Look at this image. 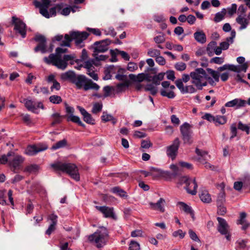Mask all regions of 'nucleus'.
Returning a JSON list of instances; mask_svg holds the SVG:
<instances>
[{
	"label": "nucleus",
	"instance_id": "7ed1b4c3",
	"mask_svg": "<svg viewBox=\"0 0 250 250\" xmlns=\"http://www.w3.org/2000/svg\"><path fill=\"white\" fill-rule=\"evenodd\" d=\"M51 167L56 170H60L66 172L76 181L80 180V178L78 169L74 164L58 162L51 164Z\"/></svg>",
	"mask_w": 250,
	"mask_h": 250
},
{
	"label": "nucleus",
	"instance_id": "338daca9",
	"mask_svg": "<svg viewBox=\"0 0 250 250\" xmlns=\"http://www.w3.org/2000/svg\"><path fill=\"white\" fill-rule=\"evenodd\" d=\"M237 7V6L236 4H235V3L232 4L231 5V7H229L228 8V14L230 16H232L234 14H235L236 12Z\"/></svg>",
	"mask_w": 250,
	"mask_h": 250
},
{
	"label": "nucleus",
	"instance_id": "052dcab7",
	"mask_svg": "<svg viewBox=\"0 0 250 250\" xmlns=\"http://www.w3.org/2000/svg\"><path fill=\"white\" fill-rule=\"evenodd\" d=\"M186 64L183 62H177L175 64V68L178 71H182L186 69Z\"/></svg>",
	"mask_w": 250,
	"mask_h": 250
},
{
	"label": "nucleus",
	"instance_id": "4be33fe9",
	"mask_svg": "<svg viewBox=\"0 0 250 250\" xmlns=\"http://www.w3.org/2000/svg\"><path fill=\"white\" fill-rule=\"evenodd\" d=\"M23 102L25 104V106L29 110L34 113H38L37 111L36 103L31 100H28L27 99H24Z\"/></svg>",
	"mask_w": 250,
	"mask_h": 250
},
{
	"label": "nucleus",
	"instance_id": "de8ad7c7",
	"mask_svg": "<svg viewBox=\"0 0 250 250\" xmlns=\"http://www.w3.org/2000/svg\"><path fill=\"white\" fill-rule=\"evenodd\" d=\"M147 55L151 57H155L160 55L161 52L159 50L150 48L148 50Z\"/></svg>",
	"mask_w": 250,
	"mask_h": 250
},
{
	"label": "nucleus",
	"instance_id": "774afa93",
	"mask_svg": "<svg viewBox=\"0 0 250 250\" xmlns=\"http://www.w3.org/2000/svg\"><path fill=\"white\" fill-rule=\"evenodd\" d=\"M138 69V66L137 63L133 62H130L128 63L127 69L130 71L133 72Z\"/></svg>",
	"mask_w": 250,
	"mask_h": 250
},
{
	"label": "nucleus",
	"instance_id": "c85d7f7f",
	"mask_svg": "<svg viewBox=\"0 0 250 250\" xmlns=\"http://www.w3.org/2000/svg\"><path fill=\"white\" fill-rule=\"evenodd\" d=\"M199 196L201 200L204 203H209L211 201L210 195L206 190L202 191Z\"/></svg>",
	"mask_w": 250,
	"mask_h": 250
},
{
	"label": "nucleus",
	"instance_id": "37998d69",
	"mask_svg": "<svg viewBox=\"0 0 250 250\" xmlns=\"http://www.w3.org/2000/svg\"><path fill=\"white\" fill-rule=\"evenodd\" d=\"M238 128L243 131L246 132L247 134H249L250 133V126L246 124H243L241 121H239L238 122Z\"/></svg>",
	"mask_w": 250,
	"mask_h": 250
},
{
	"label": "nucleus",
	"instance_id": "393cba45",
	"mask_svg": "<svg viewBox=\"0 0 250 250\" xmlns=\"http://www.w3.org/2000/svg\"><path fill=\"white\" fill-rule=\"evenodd\" d=\"M236 22L241 25L239 30H241L247 28L249 23L248 19H245L241 15H239L236 19Z\"/></svg>",
	"mask_w": 250,
	"mask_h": 250
},
{
	"label": "nucleus",
	"instance_id": "0e129e2a",
	"mask_svg": "<svg viewBox=\"0 0 250 250\" xmlns=\"http://www.w3.org/2000/svg\"><path fill=\"white\" fill-rule=\"evenodd\" d=\"M224 62V59L222 57H215L212 58L210 61V63H214L216 64H221Z\"/></svg>",
	"mask_w": 250,
	"mask_h": 250
},
{
	"label": "nucleus",
	"instance_id": "dca6fc26",
	"mask_svg": "<svg viewBox=\"0 0 250 250\" xmlns=\"http://www.w3.org/2000/svg\"><path fill=\"white\" fill-rule=\"evenodd\" d=\"M246 105V101L241 99L236 98L233 100L228 102L225 104L226 107H235L236 109L244 107Z\"/></svg>",
	"mask_w": 250,
	"mask_h": 250
},
{
	"label": "nucleus",
	"instance_id": "bf43d9fd",
	"mask_svg": "<svg viewBox=\"0 0 250 250\" xmlns=\"http://www.w3.org/2000/svg\"><path fill=\"white\" fill-rule=\"evenodd\" d=\"M140 245L135 241H131L129 244V250H139Z\"/></svg>",
	"mask_w": 250,
	"mask_h": 250
},
{
	"label": "nucleus",
	"instance_id": "f8f14e48",
	"mask_svg": "<svg viewBox=\"0 0 250 250\" xmlns=\"http://www.w3.org/2000/svg\"><path fill=\"white\" fill-rule=\"evenodd\" d=\"M190 76L192 79L191 83L196 85L200 81H202L203 78L206 76V72L203 68H198L195 69L194 71L191 72Z\"/></svg>",
	"mask_w": 250,
	"mask_h": 250
},
{
	"label": "nucleus",
	"instance_id": "603ef678",
	"mask_svg": "<svg viewBox=\"0 0 250 250\" xmlns=\"http://www.w3.org/2000/svg\"><path fill=\"white\" fill-rule=\"evenodd\" d=\"M52 117L54 118L53 122L51 123V125L54 126L55 125L61 123L62 120L60 118L61 116L59 113H55L52 115Z\"/></svg>",
	"mask_w": 250,
	"mask_h": 250
},
{
	"label": "nucleus",
	"instance_id": "e433bc0d",
	"mask_svg": "<svg viewBox=\"0 0 250 250\" xmlns=\"http://www.w3.org/2000/svg\"><path fill=\"white\" fill-rule=\"evenodd\" d=\"M67 145V141L66 139H64L62 140L56 144H54L52 147V150H56L61 148H62L65 147Z\"/></svg>",
	"mask_w": 250,
	"mask_h": 250
},
{
	"label": "nucleus",
	"instance_id": "49530a36",
	"mask_svg": "<svg viewBox=\"0 0 250 250\" xmlns=\"http://www.w3.org/2000/svg\"><path fill=\"white\" fill-rule=\"evenodd\" d=\"M160 93L162 96L167 97L169 99H173L176 96L173 91H170L167 92L165 89H162L161 90Z\"/></svg>",
	"mask_w": 250,
	"mask_h": 250
},
{
	"label": "nucleus",
	"instance_id": "a878e982",
	"mask_svg": "<svg viewBox=\"0 0 250 250\" xmlns=\"http://www.w3.org/2000/svg\"><path fill=\"white\" fill-rule=\"evenodd\" d=\"M195 40L201 43H204L206 42V36L203 31H197L194 33Z\"/></svg>",
	"mask_w": 250,
	"mask_h": 250
},
{
	"label": "nucleus",
	"instance_id": "7c9ffc66",
	"mask_svg": "<svg viewBox=\"0 0 250 250\" xmlns=\"http://www.w3.org/2000/svg\"><path fill=\"white\" fill-rule=\"evenodd\" d=\"M195 152L197 155L199 156L198 160L200 162H203L207 160L206 157L208 155V152L207 151L196 148L195 149Z\"/></svg>",
	"mask_w": 250,
	"mask_h": 250
},
{
	"label": "nucleus",
	"instance_id": "5fc2aeb1",
	"mask_svg": "<svg viewBox=\"0 0 250 250\" xmlns=\"http://www.w3.org/2000/svg\"><path fill=\"white\" fill-rule=\"evenodd\" d=\"M102 107L103 104L102 103H96L93 106L92 112L94 114H96L102 110Z\"/></svg>",
	"mask_w": 250,
	"mask_h": 250
},
{
	"label": "nucleus",
	"instance_id": "3c124183",
	"mask_svg": "<svg viewBox=\"0 0 250 250\" xmlns=\"http://www.w3.org/2000/svg\"><path fill=\"white\" fill-rule=\"evenodd\" d=\"M248 67L247 63H244L240 65L236 66L235 71L234 72L239 73L241 71L246 72Z\"/></svg>",
	"mask_w": 250,
	"mask_h": 250
},
{
	"label": "nucleus",
	"instance_id": "79ce46f5",
	"mask_svg": "<svg viewBox=\"0 0 250 250\" xmlns=\"http://www.w3.org/2000/svg\"><path fill=\"white\" fill-rule=\"evenodd\" d=\"M50 0H42V2L37 0L34 1V4L36 7L44 6L49 7L50 4Z\"/></svg>",
	"mask_w": 250,
	"mask_h": 250
},
{
	"label": "nucleus",
	"instance_id": "412c9836",
	"mask_svg": "<svg viewBox=\"0 0 250 250\" xmlns=\"http://www.w3.org/2000/svg\"><path fill=\"white\" fill-rule=\"evenodd\" d=\"M148 76L149 74L148 73H139L137 76L133 74H130L129 75V77L131 80L139 83L143 82L145 80L150 82L151 80H148Z\"/></svg>",
	"mask_w": 250,
	"mask_h": 250
},
{
	"label": "nucleus",
	"instance_id": "4468645a",
	"mask_svg": "<svg viewBox=\"0 0 250 250\" xmlns=\"http://www.w3.org/2000/svg\"><path fill=\"white\" fill-rule=\"evenodd\" d=\"M65 109L66 112L70 114L69 115L67 116V121H71L74 123L77 124L79 125L83 128L85 127V125L81 121L80 118L73 114L74 112V109L73 107L69 106L66 104Z\"/></svg>",
	"mask_w": 250,
	"mask_h": 250
},
{
	"label": "nucleus",
	"instance_id": "8fccbe9b",
	"mask_svg": "<svg viewBox=\"0 0 250 250\" xmlns=\"http://www.w3.org/2000/svg\"><path fill=\"white\" fill-rule=\"evenodd\" d=\"M49 101L53 104H59L62 101V98L58 95H52L49 97Z\"/></svg>",
	"mask_w": 250,
	"mask_h": 250
},
{
	"label": "nucleus",
	"instance_id": "f257e3e1",
	"mask_svg": "<svg viewBox=\"0 0 250 250\" xmlns=\"http://www.w3.org/2000/svg\"><path fill=\"white\" fill-rule=\"evenodd\" d=\"M89 35V34L86 31H70L69 35L65 34L64 35V40L62 41L60 45L69 47L70 42L74 40L76 46L82 48L84 46L83 41L88 38Z\"/></svg>",
	"mask_w": 250,
	"mask_h": 250
},
{
	"label": "nucleus",
	"instance_id": "c756f323",
	"mask_svg": "<svg viewBox=\"0 0 250 250\" xmlns=\"http://www.w3.org/2000/svg\"><path fill=\"white\" fill-rule=\"evenodd\" d=\"M216 45L217 42L215 41H211L208 44L206 50L207 54L209 57L213 56Z\"/></svg>",
	"mask_w": 250,
	"mask_h": 250
},
{
	"label": "nucleus",
	"instance_id": "2eb2a0df",
	"mask_svg": "<svg viewBox=\"0 0 250 250\" xmlns=\"http://www.w3.org/2000/svg\"><path fill=\"white\" fill-rule=\"evenodd\" d=\"M95 208L102 213L105 218H115V214L113 208L106 206H95Z\"/></svg>",
	"mask_w": 250,
	"mask_h": 250
},
{
	"label": "nucleus",
	"instance_id": "6e6552de",
	"mask_svg": "<svg viewBox=\"0 0 250 250\" xmlns=\"http://www.w3.org/2000/svg\"><path fill=\"white\" fill-rule=\"evenodd\" d=\"M180 182L181 184H186L185 188L188 193L192 195L196 194L198 185L195 178L192 179L187 176H184L181 178Z\"/></svg>",
	"mask_w": 250,
	"mask_h": 250
},
{
	"label": "nucleus",
	"instance_id": "ea45409f",
	"mask_svg": "<svg viewBox=\"0 0 250 250\" xmlns=\"http://www.w3.org/2000/svg\"><path fill=\"white\" fill-rule=\"evenodd\" d=\"M93 64L96 66H97L98 64L95 63V61L94 59L88 60L85 61L84 63V67L87 70H92V69H95V67L93 66Z\"/></svg>",
	"mask_w": 250,
	"mask_h": 250
},
{
	"label": "nucleus",
	"instance_id": "a18cd8bd",
	"mask_svg": "<svg viewBox=\"0 0 250 250\" xmlns=\"http://www.w3.org/2000/svg\"><path fill=\"white\" fill-rule=\"evenodd\" d=\"M207 72L210 74L213 78L214 79V81L216 82H218L219 81V74L218 72L216 71L211 68H208L207 69Z\"/></svg>",
	"mask_w": 250,
	"mask_h": 250
},
{
	"label": "nucleus",
	"instance_id": "39448f33",
	"mask_svg": "<svg viewBox=\"0 0 250 250\" xmlns=\"http://www.w3.org/2000/svg\"><path fill=\"white\" fill-rule=\"evenodd\" d=\"M8 163L11 170L17 173L21 168V166L24 161V158L21 155L16 154L13 151L7 153Z\"/></svg>",
	"mask_w": 250,
	"mask_h": 250
},
{
	"label": "nucleus",
	"instance_id": "9d476101",
	"mask_svg": "<svg viewBox=\"0 0 250 250\" xmlns=\"http://www.w3.org/2000/svg\"><path fill=\"white\" fill-rule=\"evenodd\" d=\"M12 23L15 26L14 29L20 34L22 38H24L26 35L25 23L15 16L12 17Z\"/></svg>",
	"mask_w": 250,
	"mask_h": 250
},
{
	"label": "nucleus",
	"instance_id": "72a5a7b5",
	"mask_svg": "<svg viewBox=\"0 0 250 250\" xmlns=\"http://www.w3.org/2000/svg\"><path fill=\"white\" fill-rule=\"evenodd\" d=\"M165 75V72L159 73L158 75L152 77V82L156 85L160 84V82L163 80Z\"/></svg>",
	"mask_w": 250,
	"mask_h": 250
},
{
	"label": "nucleus",
	"instance_id": "09e8293b",
	"mask_svg": "<svg viewBox=\"0 0 250 250\" xmlns=\"http://www.w3.org/2000/svg\"><path fill=\"white\" fill-rule=\"evenodd\" d=\"M37 8H39L40 9V13L44 17L46 18H50V15L48 11V8L49 7H44V6H39L36 7Z\"/></svg>",
	"mask_w": 250,
	"mask_h": 250
},
{
	"label": "nucleus",
	"instance_id": "13d9d810",
	"mask_svg": "<svg viewBox=\"0 0 250 250\" xmlns=\"http://www.w3.org/2000/svg\"><path fill=\"white\" fill-rule=\"evenodd\" d=\"M217 214L219 215H224L227 212V208L223 205H217Z\"/></svg>",
	"mask_w": 250,
	"mask_h": 250
},
{
	"label": "nucleus",
	"instance_id": "9b49d317",
	"mask_svg": "<svg viewBox=\"0 0 250 250\" xmlns=\"http://www.w3.org/2000/svg\"><path fill=\"white\" fill-rule=\"evenodd\" d=\"M180 142L178 138H176L171 145L166 147V153L167 156L172 160L175 159L178 154V150Z\"/></svg>",
	"mask_w": 250,
	"mask_h": 250
},
{
	"label": "nucleus",
	"instance_id": "bb28decb",
	"mask_svg": "<svg viewBox=\"0 0 250 250\" xmlns=\"http://www.w3.org/2000/svg\"><path fill=\"white\" fill-rule=\"evenodd\" d=\"M226 202V194L222 188L221 191L219 193L216 200L217 205H223Z\"/></svg>",
	"mask_w": 250,
	"mask_h": 250
},
{
	"label": "nucleus",
	"instance_id": "aec40b11",
	"mask_svg": "<svg viewBox=\"0 0 250 250\" xmlns=\"http://www.w3.org/2000/svg\"><path fill=\"white\" fill-rule=\"evenodd\" d=\"M46 148L47 147L42 148L40 146H37L35 145L29 146L26 148L25 152L26 154L30 156H33L36 155L38 152L45 150Z\"/></svg>",
	"mask_w": 250,
	"mask_h": 250
},
{
	"label": "nucleus",
	"instance_id": "b1692460",
	"mask_svg": "<svg viewBox=\"0 0 250 250\" xmlns=\"http://www.w3.org/2000/svg\"><path fill=\"white\" fill-rule=\"evenodd\" d=\"M111 191L114 194H116L118 196L121 198L126 199L128 196L125 191L121 188L119 187H115L111 188Z\"/></svg>",
	"mask_w": 250,
	"mask_h": 250
},
{
	"label": "nucleus",
	"instance_id": "4c0bfd02",
	"mask_svg": "<svg viewBox=\"0 0 250 250\" xmlns=\"http://www.w3.org/2000/svg\"><path fill=\"white\" fill-rule=\"evenodd\" d=\"M226 13V10L225 8L222 9L221 12H217L215 15L214 21L215 22H219L221 21L224 19Z\"/></svg>",
	"mask_w": 250,
	"mask_h": 250
},
{
	"label": "nucleus",
	"instance_id": "a19ab883",
	"mask_svg": "<svg viewBox=\"0 0 250 250\" xmlns=\"http://www.w3.org/2000/svg\"><path fill=\"white\" fill-rule=\"evenodd\" d=\"M236 66L233 64H225L218 68V71H223L225 70H229L232 71H235Z\"/></svg>",
	"mask_w": 250,
	"mask_h": 250
},
{
	"label": "nucleus",
	"instance_id": "6ab92c4d",
	"mask_svg": "<svg viewBox=\"0 0 250 250\" xmlns=\"http://www.w3.org/2000/svg\"><path fill=\"white\" fill-rule=\"evenodd\" d=\"M165 200L163 198H161L157 203L149 202V205L151 209L158 210L162 212H164L165 211Z\"/></svg>",
	"mask_w": 250,
	"mask_h": 250
},
{
	"label": "nucleus",
	"instance_id": "e2e57ef3",
	"mask_svg": "<svg viewBox=\"0 0 250 250\" xmlns=\"http://www.w3.org/2000/svg\"><path fill=\"white\" fill-rule=\"evenodd\" d=\"M247 241L245 240H241L239 241H237L236 242V243L238 244V246L237 247V248L241 249V250H245L246 249H248L249 248L247 247V246L246 245Z\"/></svg>",
	"mask_w": 250,
	"mask_h": 250
},
{
	"label": "nucleus",
	"instance_id": "864d4df0",
	"mask_svg": "<svg viewBox=\"0 0 250 250\" xmlns=\"http://www.w3.org/2000/svg\"><path fill=\"white\" fill-rule=\"evenodd\" d=\"M231 136L229 138L230 140L236 137L237 134V127L236 124L233 123L230 125Z\"/></svg>",
	"mask_w": 250,
	"mask_h": 250
},
{
	"label": "nucleus",
	"instance_id": "69168bd1",
	"mask_svg": "<svg viewBox=\"0 0 250 250\" xmlns=\"http://www.w3.org/2000/svg\"><path fill=\"white\" fill-rule=\"evenodd\" d=\"M113 116L110 114H108L106 112H104L103 115L101 116V119L102 121L104 122H107L108 121H110L112 119H113Z\"/></svg>",
	"mask_w": 250,
	"mask_h": 250
},
{
	"label": "nucleus",
	"instance_id": "6e6d98bb",
	"mask_svg": "<svg viewBox=\"0 0 250 250\" xmlns=\"http://www.w3.org/2000/svg\"><path fill=\"white\" fill-rule=\"evenodd\" d=\"M38 169V166L37 165H31L28 166H27L25 169V172H28L29 173H31L33 172L36 171Z\"/></svg>",
	"mask_w": 250,
	"mask_h": 250
},
{
	"label": "nucleus",
	"instance_id": "423d86ee",
	"mask_svg": "<svg viewBox=\"0 0 250 250\" xmlns=\"http://www.w3.org/2000/svg\"><path fill=\"white\" fill-rule=\"evenodd\" d=\"M43 61L46 63L52 64L62 70H64L68 65L67 62L61 58V56H56L54 54H50L48 57H44Z\"/></svg>",
	"mask_w": 250,
	"mask_h": 250
},
{
	"label": "nucleus",
	"instance_id": "a211bd4d",
	"mask_svg": "<svg viewBox=\"0 0 250 250\" xmlns=\"http://www.w3.org/2000/svg\"><path fill=\"white\" fill-rule=\"evenodd\" d=\"M217 220L218 221V226L217 228L218 231L221 234H227L229 229V226L226 221L220 217L217 218Z\"/></svg>",
	"mask_w": 250,
	"mask_h": 250
},
{
	"label": "nucleus",
	"instance_id": "f03ea898",
	"mask_svg": "<svg viewBox=\"0 0 250 250\" xmlns=\"http://www.w3.org/2000/svg\"><path fill=\"white\" fill-rule=\"evenodd\" d=\"M109 237L107 229L103 226H100L94 233L88 235L89 242L95 244L98 248L104 247L107 243Z\"/></svg>",
	"mask_w": 250,
	"mask_h": 250
},
{
	"label": "nucleus",
	"instance_id": "ddd939ff",
	"mask_svg": "<svg viewBox=\"0 0 250 250\" xmlns=\"http://www.w3.org/2000/svg\"><path fill=\"white\" fill-rule=\"evenodd\" d=\"M111 43V41L109 39H106L100 41L96 42L93 44L94 52H104L108 49V45Z\"/></svg>",
	"mask_w": 250,
	"mask_h": 250
},
{
	"label": "nucleus",
	"instance_id": "c9c22d12",
	"mask_svg": "<svg viewBox=\"0 0 250 250\" xmlns=\"http://www.w3.org/2000/svg\"><path fill=\"white\" fill-rule=\"evenodd\" d=\"M114 69V65H110L107 67L104 71V76L103 77L104 80H108L111 79L112 76L110 73H112Z\"/></svg>",
	"mask_w": 250,
	"mask_h": 250
},
{
	"label": "nucleus",
	"instance_id": "4d7b16f0",
	"mask_svg": "<svg viewBox=\"0 0 250 250\" xmlns=\"http://www.w3.org/2000/svg\"><path fill=\"white\" fill-rule=\"evenodd\" d=\"M214 122L218 123L220 125H224L226 123L227 119L224 116H216L215 117Z\"/></svg>",
	"mask_w": 250,
	"mask_h": 250
},
{
	"label": "nucleus",
	"instance_id": "1a4fd4ad",
	"mask_svg": "<svg viewBox=\"0 0 250 250\" xmlns=\"http://www.w3.org/2000/svg\"><path fill=\"white\" fill-rule=\"evenodd\" d=\"M33 40L38 42L37 45L34 49L35 52L40 51L42 54H44L47 52L46 39L44 36L39 34H36Z\"/></svg>",
	"mask_w": 250,
	"mask_h": 250
},
{
	"label": "nucleus",
	"instance_id": "cd10ccee",
	"mask_svg": "<svg viewBox=\"0 0 250 250\" xmlns=\"http://www.w3.org/2000/svg\"><path fill=\"white\" fill-rule=\"evenodd\" d=\"M64 4L63 3H60L57 4L55 7H52L49 9L50 17L55 16L56 15V11L58 13L61 11L63 7Z\"/></svg>",
	"mask_w": 250,
	"mask_h": 250
},
{
	"label": "nucleus",
	"instance_id": "473e14b6",
	"mask_svg": "<svg viewBox=\"0 0 250 250\" xmlns=\"http://www.w3.org/2000/svg\"><path fill=\"white\" fill-rule=\"evenodd\" d=\"M175 85L177 87V88L180 90V92L182 94L188 93V92H186L187 91H188V85L184 87L183 83L181 82V80H177L175 82Z\"/></svg>",
	"mask_w": 250,
	"mask_h": 250
},
{
	"label": "nucleus",
	"instance_id": "c03bdc74",
	"mask_svg": "<svg viewBox=\"0 0 250 250\" xmlns=\"http://www.w3.org/2000/svg\"><path fill=\"white\" fill-rule=\"evenodd\" d=\"M146 91H150L152 95H155L157 93V89L152 84H148L145 87Z\"/></svg>",
	"mask_w": 250,
	"mask_h": 250
},
{
	"label": "nucleus",
	"instance_id": "680f3d73",
	"mask_svg": "<svg viewBox=\"0 0 250 250\" xmlns=\"http://www.w3.org/2000/svg\"><path fill=\"white\" fill-rule=\"evenodd\" d=\"M115 51L117 52L118 54L121 55L122 57L125 61H129L130 59V57L129 55L124 51H121L118 49H116Z\"/></svg>",
	"mask_w": 250,
	"mask_h": 250
},
{
	"label": "nucleus",
	"instance_id": "0eeeda50",
	"mask_svg": "<svg viewBox=\"0 0 250 250\" xmlns=\"http://www.w3.org/2000/svg\"><path fill=\"white\" fill-rule=\"evenodd\" d=\"M191 125L187 122L184 123L180 127V130L184 144L190 145L192 143L193 132L191 129Z\"/></svg>",
	"mask_w": 250,
	"mask_h": 250
},
{
	"label": "nucleus",
	"instance_id": "5701e85b",
	"mask_svg": "<svg viewBox=\"0 0 250 250\" xmlns=\"http://www.w3.org/2000/svg\"><path fill=\"white\" fill-rule=\"evenodd\" d=\"M99 88L100 86L98 84L95 83H94L91 79L87 78L83 89L85 91H87L90 89H93L97 91L99 89Z\"/></svg>",
	"mask_w": 250,
	"mask_h": 250
},
{
	"label": "nucleus",
	"instance_id": "f3484780",
	"mask_svg": "<svg viewBox=\"0 0 250 250\" xmlns=\"http://www.w3.org/2000/svg\"><path fill=\"white\" fill-rule=\"evenodd\" d=\"M77 108L83 116V120L85 122L90 125H93L95 124L94 119L92 118L91 115L89 114L84 108L80 106H77Z\"/></svg>",
	"mask_w": 250,
	"mask_h": 250
},
{
	"label": "nucleus",
	"instance_id": "58836bf2",
	"mask_svg": "<svg viewBox=\"0 0 250 250\" xmlns=\"http://www.w3.org/2000/svg\"><path fill=\"white\" fill-rule=\"evenodd\" d=\"M130 84L129 81H126L125 82L119 83L117 84L116 87L118 92L124 91L126 88H128Z\"/></svg>",
	"mask_w": 250,
	"mask_h": 250
},
{
	"label": "nucleus",
	"instance_id": "20e7f679",
	"mask_svg": "<svg viewBox=\"0 0 250 250\" xmlns=\"http://www.w3.org/2000/svg\"><path fill=\"white\" fill-rule=\"evenodd\" d=\"M63 80H68L76 85L78 89L84 88L87 78L83 75H77L74 71H68L61 75Z\"/></svg>",
	"mask_w": 250,
	"mask_h": 250
},
{
	"label": "nucleus",
	"instance_id": "2f4dec72",
	"mask_svg": "<svg viewBox=\"0 0 250 250\" xmlns=\"http://www.w3.org/2000/svg\"><path fill=\"white\" fill-rule=\"evenodd\" d=\"M178 204L180 205L181 209L184 210L187 213L190 214L193 217V211L190 207L182 202H179Z\"/></svg>",
	"mask_w": 250,
	"mask_h": 250
},
{
	"label": "nucleus",
	"instance_id": "f704fd0d",
	"mask_svg": "<svg viewBox=\"0 0 250 250\" xmlns=\"http://www.w3.org/2000/svg\"><path fill=\"white\" fill-rule=\"evenodd\" d=\"M125 69L124 68H120L118 70V74L115 76V78L120 81H123L125 82L126 81H129L127 76L125 75L120 74V73H124Z\"/></svg>",
	"mask_w": 250,
	"mask_h": 250
}]
</instances>
